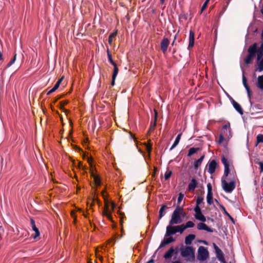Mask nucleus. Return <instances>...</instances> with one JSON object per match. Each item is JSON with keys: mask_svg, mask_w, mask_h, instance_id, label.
Returning a JSON list of instances; mask_svg holds the SVG:
<instances>
[{"mask_svg": "<svg viewBox=\"0 0 263 263\" xmlns=\"http://www.w3.org/2000/svg\"><path fill=\"white\" fill-rule=\"evenodd\" d=\"M174 252V249L173 248H171L164 254V258L165 259H169L171 258Z\"/></svg>", "mask_w": 263, "mask_h": 263, "instance_id": "nucleus-27", "label": "nucleus"}, {"mask_svg": "<svg viewBox=\"0 0 263 263\" xmlns=\"http://www.w3.org/2000/svg\"><path fill=\"white\" fill-rule=\"evenodd\" d=\"M176 233V229L175 228V226H173L172 225L168 226L166 227V233L165 234V237L170 236L172 235H174Z\"/></svg>", "mask_w": 263, "mask_h": 263, "instance_id": "nucleus-15", "label": "nucleus"}, {"mask_svg": "<svg viewBox=\"0 0 263 263\" xmlns=\"http://www.w3.org/2000/svg\"><path fill=\"white\" fill-rule=\"evenodd\" d=\"M90 173L91 177L93 178V181H101L100 176L96 173L95 171L93 170V168H92V166H91V170H90Z\"/></svg>", "mask_w": 263, "mask_h": 263, "instance_id": "nucleus-23", "label": "nucleus"}, {"mask_svg": "<svg viewBox=\"0 0 263 263\" xmlns=\"http://www.w3.org/2000/svg\"><path fill=\"white\" fill-rule=\"evenodd\" d=\"M112 66H114V71H113V74L112 76V81L111 82V85L112 86H114L115 84V80L117 77V76L118 75V71H119V69H118L116 64Z\"/></svg>", "mask_w": 263, "mask_h": 263, "instance_id": "nucleus-19", "label": "nucleus"}, {"mask_svg": "<svg viewBox=\"0 0 263 263\" xmlns=\"http://www.w3.org/2000/svg\"><path fill=\"white\" fill-rule=\"evenodd\" d=\"M199 149H200V148L198 147H197V148L192 147V148H190L189 150L188 154H187V156L191 157L193 154L196 153L198 151H199Z\"/></svg>", "mask_w": 263, "mask_h": 263, "instance_id": "nucleus-32", "label": "nucleus"}, {"mask_svg": "<svg viewBox=\"0 0 263 263\" xmlns=\"http://www.w3.org/2000/svg\"><path fill=\"white\" fill-rule=\"evenodd\" d=\"M63 78L64 77H62L61 79H60L57 81V82L56 83V84H55L54 87L51 89H50L49 91H48V92L47 93V95H49L51 94L52 92H54L57 89H58L61 83L63 81Z\"/></svg>", "mask_w": 263, "mask_h": 263, "instance_id": "nucleus-21", "label": "nucleus"}, {"mask_svg": "<svg viewBox=\"0 0 263 263\" xmlns=\"http://www.w3.org/2000/svg\"><path fill=\"white\" fill-rule=\"evenodd\" d=\"M197 229L200 230H205L209 232H213L214 231L213 229L209 228L203 222L199 223L197 224Z\"/></svg>", "mask_w": 263, "mask_h": 263, "instance_id": "nucleus-16", "label": "nucleus"}, {"mask_svg": "<svg viewBox=\"0 0 263 263\" xmlns=\"http://www.w3.org/2000/svg\"><path fill=\"white\" fill-rule=\"evenodd\" d=\"M154 112H155L154 120L153 122H152L151 123L150 127L148 129V132H149V133L153 132L154 130L155 126H156V121L157 120L158 113L156 109H154Z\"/></svg>", "mask_w": 263, "mask_h": 263, "instance_id": "nucleus-20", "label": "nucleus"}, {"mask_svg": "<svg viewBox=\"0 0 263 263\" xmlns=\"http://www.w3.org/2000/svg\"><path fill=\"white\" fill-rule=\"evenodd\" d=\"M220 208L222 209L223 213L228 216V217H230V215L228 213V212L226 211V208L224 207V206L222 204L220 205Z\"/></svg>", "mask_w": 263, "mask_h": 263, "instance_id": "nucleus-47", "label": "nucleus"}, {"mask_svg": "<svg viewBox=\"0 0 263 263\" xmlns=\"http://www.w3.org/2000/svg\"><path fill=\"white\" fill-rule=\"evenodd\" d=\"M230 218V219L232 220V221H233V218H232V217L230 215V217H229Z\"/></svg>", "mask_w": 263, "mask_h": 263, "instance_id": "nucleus-61", "label": "nucleus"}, {"mask_svg": "<svg viewBox=\"0 0 263 263\" xmlns=\"http://www.w3.org/2000/svg\"><path fill=\"white\" fill-rule=\"evenodd\" d=\"M221 162L224 165V175L221 178V181H226V177H228L227 179L229 181H236L238 180L236 172L235 171L231 172L229 161L224 156H222L221 157Z\"/></svg>", "mask_w": 263, "mask_h": 263, "instance_id": "nucleus-1", "label": "nucleus"}, {"mask_svg": "<svg viewBox=\"0 0 263 263\" xmlns=\"http://www.w3.org/2000/svg\"><path fill=\"white\" fill-rule=\"evenodd\" d=\"M235 182H222L223 190L227 193H231L235 187Z\"/></svg>", "mask_w": 263, "mask_h": 263, "instance_id": "nucleus-7", "label": "nucleus"}, {"mask_svg": "<svg viewBox=\"0 0 263 263\" xmlns=\"http://www.w3.org/2000/svg\"><path fill=\"white\" fill-rule=\"evenodd\" d=\"M194 211L196 213L195 214H197V213H201V209L200 208H199V205H196V207L194 209Z\"/></svg>", "mask_w": 263, "mask_h": 263, "instance_id": "nucleus-48", "label": "nucleus"}, {"mask_svg": "<svg viewBox=\"0 0 263 263\" xmlns=\"http://www.w3.org/2000/svg\"><path fill=\"white\" fill-rule=\"evenodd\" d=\"M243 85L244 86V87H245V88L246 89L247 91V93H248V96L250 99V100H251V91L250 90V88L249 86V85H248L247 83H243Z\"/></svg>", "mask_w": 263, "mask_h": 263, "instance_id": "nucleus-35", "label": "nucleus"}, {"mask_svg": "<svg viewBox=\"0 0 263 263\" xmlns=\"http://www.w3.org/2000/svg\"><path fill=\"white\" fill-rule=\"evenodd\" d=\"M170 44V41L167 38L164 37L160 43V47L163 53H165Z\"/></svg>", "mask_w": 263, "mask_h": 263, "instance_id": "nucleus-11", "label": "nucleus"}, {"mask_svg": "<svg viewBox=\"0 0 263 263\" xmlns=\"http://www.w3.org/2000/svg\"><path fill=\"white\" fill-rule=\"evenodd\" d=\"M261 37L263 39V30H262V32L261 33Z\"/></svg>", "mask_w": 263, "mask_h": 263, "instance_id": "nucleus-64", "label": "nucleus"}, {"mask_svg": "<svg viewBox=\"0 0 263 263\" xmlns=\"http://www.w3.org/2000/svg\"><path fill=\"white\" fill-rule=\"evenodd\" d=\"M95 182V184L96 185H100L101 184V182H99V181H98V182Z\"/></svg>", "mask_w": 263, "mask_h": 263, "instance_id": "nucleus-56", "label": "nucleus"}, {"mask_svg": "<svg viewBox=\"0 0 263 263\" xmlns=\"http://www.w3.org/2000/svg\"><path fill=\"white\" fill-rule=\"evenodd\" d=\"M194 32L193 30H190L189 34V43L188 46V49L190 50L194 45Z\"/></svg>", "mask_w": 263, "mask_h": 263, "instance_id": "nucleus-18", "label": "nucleus"}, {"mask_svg": "<svg viewBox=\"0 0 263 263\" xmlns=\"http://www.w3.org/2000/svg\"><path fill=\"white\" fill-rule=\"evenodd\" d=\"M172 174V172L170 170H167L164 174V178L165 180H168L171 177Z\"/></svg>", "mask_w": 263, "mask_h": 263, "instance_id": "nucleus-41", "label": "nucleus"}, {"mask_svg": "<svg viewBox=\"0 0 263 263\" xmlns=\"http://www.w3.org/2000/svg\"><path fill=\"white\" fill-rule=\"evenodd\" d=\"M152 147L151 145H149L147 146V151L148 152L150 153L152 151Z\"/></svg>", "mask_w": 263, "mask_h": 263, "instance_id": "nucleus-52", "label": "nucleus"}, {"mask_svg": "<svg viewBox=\"0 0 263 263\" xmlns=\"http://www.w3.org/2000/svg\"><path fill=\"white\" fill-rule=\"evenodd\" d=\"M182 213L183 208L180 207L179 205H177L172 214L171 219L169 222L170 224L174 225L180 223L182 221L181 217Z\"/></svg>", "mask_w": 263, "mask_h": 263, "instance_id": "nucleus-2", "label": "nucleus"}, {"mask_svg": "<svg viewBox=\"0 0 263 263\" xmlns=\"http://www.w3.org/2000/svg\"><path fill=\"white\" fill-rule=\"evenodd\" d=\"M257 143L263 142V135L259 134L256 137Z\"/></svg>", "mask_w": 263, "mask_h": 263, "instance_id": "nucleus-42", "label": "nucleus"}, {"mask_svg": "<svg viewBox=\"0 0 263 263\" xmlns=\"http://www.w3.org/2000/svg\"><path fill=\"white\" fill-rule=\"evenodd\" d=\"M115 207V205L114 203H111V210H110L109 208V204L108 202L105 203V208L103 212V216L106 217L109 220H112V217L111 216V211H113L114 210Z\"/></svg>", "mask_w": 263, "mask_h": 263, "instance_id": "nucleus-6", "label": "nucleus"}, {"mask_svg": "<svg viewBox=\"0 0 263 263\" xmlns=\"http://www.w3.org/2000/svg\"><path fill=\"white\" fill-rule=\"evenodd\" d=\"M78 167L80 168H82L83 169L84 168V166H83V164H82V163L81 162H79V163H78Z\"/></svg>", "mask_w": 263, "mask_h": 263, "instance_id": "nucleus-53", "label": "nucleus"}, {"mask_svg": "<svg viewBox=\"0 0 263 263\" xmlns=\"http://www.w3.org/2000/svg\"><path fill=\"white\" fill-rule=\"evenodd\" d=\"M214 248L215 249L217 256L220 254H223L221 250L216 246L215 243H213Z\"/></svg>", "mask_w": 263, "mask_h": 263, "instance_id": "nucleus-39", "label": "nucleus"}, {"mask_svg": "<svg viewBox=\"0 0 263 263\" xmlns=\"http://www.w3.org/2000/svg\"><path fill=\"white\" fill-rule=\"evenodd\" d=\"M18 235H20L19 239H23L27 238L29 235V233L28 231L25 230H21V231H18Z\"/></svg>", "mask_w": 263, "mask_h": 263, "instance_id": "nucleus-26", "label": "nucleus"}, {"mask_svg": "<svg viewBox=\"0 0 263 263\" xmlns=\"http://www.w3.org/2000/svg\"><path fill=\"white\" fill-rule=\"evenodd\" d=\"M230 218V219L232 220V221H233V218H232V217L230 215V217H229Z\"/></svg>", "mask_w": 263, "mask_h": 263, "instance_id": "nucleus-60", "label": "nucleus"}, {"mask_svg": "<svg viewBox=\"0 0 263 263\" xmlns=\"http://www.w3.org/2000/svg\"><path fill=\"white\" fill-rule=\"evenodd\" d=\"M166 205H163L159 210V218L161 219L164 215V211L166 208Z\"/></svg>", "mask_w": 263, "mask_h": 263, "instance_id": "nucleus-37", "label": "nucleus"}, {"mask_svg": "<svg viewBox=\"0 0 263 263\" xmlns=\"http://www.w3.org/2000/svg\"><path fill=\"white\" fill-rule=\"evenodd\" d=\"M195 217L197 219L202 222H205L206 221L205 217L202 214L201 212L195 214Z\"/></svg>", "mask_w": 263, "mask_h": 263, "instance_id": "nucleus-30", "label": "nucleus"}, {"mask_svg": "<svg viewBox=\"0 0 263 263\" xmlns=\"http://www.w3.org/2000/svg\"><path fill=\"white\" fill-rule=\"evenodd\" d=\"M107 57H108V60H109L110 63L112 65H115L116 63L112 60L111 54L110 53L108 49L107 50Z\"/></svg>", "mask_w": 263, "mask_h": 263, "instance_id": "nucleus-33", "label": "nucleus"}, {"mask_svg": "<svg viewBox=\"0 0 263 263\" xmlns=\"http://www.w3.org/2000/svg\"><path fill=\"white\" fill-rule=\"evenodd\" d=\"M252 45H255L256 54H257V60H260L263 56V43H261L259 48L257 47L256 43L253 44Z\"/></svg>", "mask_w": 263, "mask_h": 263, "instance_id": "nucleus-13", "label": "nucleus"}, {"mask_svg": "<svg viewBox=\"0 0 263 263\" xmlns=\"http://www.w3.org/2000/svg\"><path fill=\"white\" fill-rule=\"evenodd\" d=\"M217 257L220 261L223 263H226L223 254L219 255V256H217Z\"/></svg>", "mask_w": 263, "mask_h": 263, "instance_id": "nucleus-44", "label": "nucleus"}, {"mask_svg": "<svg viewBox=\"0 0 263 263\" xmlns=\"http://www.w3.org/2000/svg\"><path fill=\"white\" fill-rule=\"evenodd\" d=\"M196 236L194 234H189L185 238V243L186 245H190L192 243V241L195 239Z\"/></svg>", "mask_w": 263, "mask_h": 263, "instance_id": "nucleus-22", "label": "nucleus"}, {"mask_svg": "<svg viewBox=\"0 0 263 263\" xmlns=\"http://www.w3.org/2000/svg\"><path fill=\"white\" fill-rule=\"evenodd\" d=\"M183 197H184V194L181 193H179V196L178 198V200H177V202L178 204V205H179L180 202L182 201Z\"/></svg>", "mask_w": 263, "mask_h": 263, "instance_id": "nucleus-46", "label": "nucleus"}, {"mask_svg": "<svg viewBox=\"0 0 263 263\" xmlns=\"http://www.w3.org/2000/svg\"><path fill=\"white\" fill-rule=\"evenodd\" d=\"M161 4H163L164 2V0H160Z\"/></svg>", "mask_w": 263, "mask_h": 263, "instance_id": "nucleus-63", "label": "nucleus"}, {"mask_svg": "<svg viewBox=\"0 0 263 263\" xmlns=\"http://www.w3.org/2000/svg\"><path fill=\"white\" fill-rule=\"evenodd\" d=\"M16 54H15L14 55L13 58L8 63V64L7 65L8 67L11 66L15 62V61L16 60Z\"/></svg>", "mask_w": 263, "mask_h": 263, "instance_id": "nucleus-45", "label": "nucleus"}, {"mask_svg": "<svg viewBox=\"0 0 263 263\" xmlns=\"http://www.w3.org/2000/svg\"><path fill=\"white\" fill-rule=\"evenodd\" d=\"M208 187V194H207V202L209 204L211 205L213 203V193H212V187L210 183H209L207 185Z\"/></svg>", "mask_w": 263, "mask_h": 263, "instance_id": "nucleus-10", "label": "nucleus"}, {"mask_svg": "<svg viewBox=\"0 0 263 263\" xmlns=\"http://www.w3.org/2000/svg\"><path fill=\"white\" fill-rule=\"evenodd\" d=\"M209 1L210 0H206L205 2L204 3L201 9L200 13H201L204 11V10H205L206 8Z\"/></svg>", "mask_w": 263, "mask_h": 263, "instance_id": "nucleus-43", "label": "nucleus"}, {"mask_svg": "<svg viewBox=\"0 0 263 263\" xmlns=\"http://www.w3.org/2000/svg\"><path fill=\"white\" fill-rule=\"evenodd\" d=\"M175 39H176V37H175V39H174V41L173 42V43H172V46H173V45H174V44Z\"/></svg>", "mask_w": 263, "mask_h": 263, "instance_id": "nucleus-62", "label": "nucleus"}, {"mask_svg": "<svg viewBox=\"0 0 263 263\" xmlns=\"http://www.w3.org/2000/svg\"><path fill=\"white\" fill-rule=\"evenodd\" d=\"M195 226V224L193 222L191 221H188L186 224L184 225V227L185 228V229H187V228H193Z\"/></svg>", "mask_w": 263, "mask_h": 263, "instance_id": "nucleus-40", "label": "nucleus"}, {"mask_svg": "<svg viewBox=\"0 0 263 263\" xmlns=\"http://www.w3.org/2000/svg\"><path fill=\"white\" fill-rule=\"evenodd\" d=\"M255 45H251L248 49V55L244 59V62L246 65L252 63L253 59L256 56Z\"/></svg>", "mask_w": 263, "mask_h": 263, "instance_id": "nucleus-4", "label": "nucleus"}, {"mask_svg": "<svg viewBox=\"0 0 263 263\" xmlns=\"http://www.w3.org/2000/svg\"><path fill=\"white\" fill-rule=\"evenodd\" d=\"M217 165V162L215 160H212L209 162L207 170L211 175L215 172Z\"/></svg>", "mask_w": 263, "mask_h": 263, "instance_id": "nucleus-9", "label": "nucleus"}, {"mask_svg": "<svg viewBox=\"0 0 263 263\" xmlns=\"http://www.w3.org/2000/svg\"><path fill=\"white\" fill-rule=\"evenodd\" d=\"M175 228L176 229V233L179 232L180 234H182L183 231L185 230V228L184 227V224H182L179 226H175Z\"/></svg>", "mask_w": 263, "mask_h": 263, "instance_id": "nucleus-29", "label": "nucleus"}, {"mask_svg": "<svg viewBox=\"0 0 263 263\" xmlns=\"http://www.w3.org/2000/svg\"><path fill=\"white\" fill-rule=\"evenodd\" d=\"M4 60L3 55L2 51L0 50V61H3Z\"/></svg>", "mask_w": 263, "mask_h": 263, "instance_id": "nucleus-55", "label": "nucleus"}, {"mask_svg": "<svg viewBox=\"0 0 263 263\" xmlns=\"http://www.w3.org/2000/svg\"><path fill=\"white\" fill-rule=\"evenodd\" d=\"M204 158V155H203L199 159H198V160H196L194 162V168L195 170H198L199 167L201 165Z\"/></svg>", "mask_w": 263, "mask_h": 263, "instance_id": "nucleus-24", "label": "nucleus"}, {"mask_svg": "<svg viewBox=\"0 0 263 263\" xmlns=\"http://www.w3.org/2000/svg\"><path fill=\"white\" fill-rule=\"evenodd\" d=\"M259 166L260 171L261 172L263 171V161H260L257 163Z\"/></svg>", "mask_w": 263, "mask_h": 263, "instance_id": "nucleus-51", "label": "nucleus"}, {"mask_svg": "<svg viewBox=\"0 0 263 263\" xmlns=\"http://www.w3.org/2000/svg\"><path fill=\"white\" fill-rule=\"evenodd\" d=\"M230 99L232 102V103L233 105L234 108L241 115H242L243 114V111L240 105L238 104L237 102H236L231 97L229 96Z\"/></svg>", "mask_w": 263, "mask_h": 263, "instance_id": "nucleus-12", "label": "nucleus"}, {"mask_svg": "<svg viewBox=\"0 0 263 263\" xmlns=\"http://www.w3.org/2000/svg\"><path fill=\"white\" fill-rule=\"evenodd\" d=\"M257 64L258 66L257 70L259 71H261L263 70V57H262L260 60L257 59Z\"/></svg>", "mask_w": 263, "mask_h": 263, "instance_id": "nucleus-31", "label": "nucleus"}, {"mask_svg": "<svg viewBox=\"0 0 263 263\" xmlns=\"http://www.w3.org/2000/svg\"><path fill=\"white\" fill-rule=\"evenodd\" d=\"M198 259L199 260L204 261L209 257V252L204 247L200 246L198 250Z\"/></svg>", "mask_w": 263, "mask_h": 263, "instance_id": "nucleus-5", "label": "nucleus"}, {"mask_svg": "<svg viewBox=\"0 0 263 263\" xmlns=\"http://www.w3.org/2000/svg\"><path fill=\"white\" fill-rule=\"evenodd\" d=\"M117 34V31H116L115 32H114L111 34H110L108 37V43L110 45H111L113 39L116 37V35Z\"/></svg>", "mask_w": 263, "mask_h": 263, "instance_id": "nucleus-34", "label": "nucleus"}, {"mask_svg": "<svg viewBox=\"0 0 263 263\" xmlns=\"http://www.w3.org/2000/svg\"><path fill=\"white\" fill-rule=\"evenodd\" d=\"M30 225L32 230L35 232V235L34 236H33V238L34 239H36L37 237L40 236V233L39 232V229L35 226L34 220L32 218L30 219Z\"/></svg>", "mask_w": 263, "mask_h": 263, "instance_id": "nucleus-14", "label": "nucleus"}, {"mask_svg": "<svg viewBox=\"0 0 263 263\" xmlns=\"http://www.w3.org/2000/svg\"><path fill=\"white\" fill-rule=\"evenodd\" d=\"M197 182H191L189 185V190L190 191H193L197 186Z\"/></svg>", "mask_w": 263, "mask_h": 263, "instance_id": "nucleus-36", "label": "nucleus"}, {"mask_svg": "<svg viewBox=\"0 0 263 263\" xmlns=\"http://www.w3.org/2000/svg\"><path fill=\"white\" fill-rule=\"evenodd\" d=\"M68 103V102L67 101H63L60 103L61 105V109H63L65 112H68V110L67 109L64 108V105L67 104Z\"/></svg>", "mask_w": 263, "mask_h": 263, "instance_id": "nucleus-38", "label": "nucleus"}, {"mask_svg": "<svg viewBox=\"0 0 263 263\" xmlns=\"http://www.w3.org/2000/svg\"><path fill=\"white\" fill-rule=\"evenodd\" d=\"M220 134L226 137V138L228 139L232 137L231 129L229 123L223 125Z\"/></svg>", "mask_w": 263, "mask_h": 263, "instance_id": "nucleus-8", "label": "nucleus"}, {"mask_svg": "<svg viewBox=\"0 0 263 263\" xmlns=\"http://www.w3.org/2000/svg\"><path fill=\"white\" fill-rule=\"evenodd\" d=\"M174 241H175V239H174L171 236L169 237L168 238H166V237H165L164 239L161 241V242L159 246V248H163V247H165L166 245H167L171 242H173Z\"/></svg>", "mask_w": 263, "mask_h": 263, "instance_id": "nucleus-17", "label": "nucleus"}, {"mask_svg": "<svg viewBox=\"0 0 263 263\" xmlns=\"http://www.w3.org/2000/svg\"><path fill=\"white\" fill-rule=\"evenodd\" d=\"M256 86L261 90H263V75L258 76L256 83Z\"/></svg>", "mask_w": 263, "mask_h": 263, "instance_id": "nucleus-25", "label": "nucleus"}, {"mask_svg": "<svg viewBox=\"0 0 263 263\" xmlns=\"http://www.w3.org/2000/svg\"><path fill=\"white\" fill-rule=\"evenodd\" d=\"M226 137L220 134L219 135V139L218 140V143L219 144H220L222 143V142L223 141V140L224 139V138H226Z\"/></svg>", "mask_w": 263, "mask_h": 263, "instance_id": "nucleus-49", "label": "nucleus"}, {"mask_svg": "<svg viewBox=\"0 0 263 263\" xmlns=\"http://www.w3.org/2000/svg\"><path fill=\"white\" fill-rule=\"evenodd\" d=\"M203 200V198L201 197H198L196 200V204L199 205Z\"/></svg>", "mask_w": 263, "mask_h": 263, "instance_id": "nucleus-50", "label": "nucleus"}, {"mask_svg": "<svg viewBox=\"0 0 263 263\" xmlns=\"http://www.w3.org/2000/svg\"><path fill=\"white\" fill-rule=\"evenodd\" d=\"M181 135H182V134L180 133L177 135L173 144L172 145V147L170 149V151H172L173 149H174L178 144V143L180 141V140L181 139Z\"/></svg>", "mask_w": 263, "mask_h": 263, "instance_id": "nucleus-28", "label": "nucleus"}, {"mask_svg": "<svg viewBox=\"0 0 263 263\" xmlns=\"http://www.w3.org/2000/svg\"><path fill=\"white\" fill-rule=\"evenodd\" d=\"M91 159L89 158H88V162L90 164L91 162Z\"/></svg>", "mask_w": 263, "mask_h": 263, "instance_id": "nucleus-58", "label": "nucleus"}, {"mask_svg": "<svg viewBox=\"0 0 263 263\" xmlns=\"http://www.w3.org/2000/svg\"><path fill=\"white\" fill-rule=\"evenodd\" d=\"M203 243L204 245H207V244H208L207 242H206V241H205V240L203 241Z\"/></svg>", "mask_w": 263, "mask_h": 263, "instance_id": "nucleus-59", "label": "nucleus"}, {"mask_svg": "<svg viewBox=\"0 0 263 263\" xmlns=\"http://www.w3.org/2000/svg\"><path fill=\"white\" fill-rule=\"evenodd\" d=\"M181 255L187 261H194L195 259V250L193 247L186 246L181 249Z\"/></svg>", "mask_w": 263, "mask_h": 263, "instance_id": "nucleus-3", "label": "nucleus"}, {"mask_svg": "<svg viewBox=\"0 0 263 263\" xmlns=\"http://www.w3.org/2000/svg\"><path fill=\"white\" fill-rule=\"evenodd\" d=\"M242 83H247V79L244 75H243V76H242Z\"/></svg>", "mask_w": 263, "mask_h": 263, "instance_id": "nucleus-54", "label": "nucleus"}, {"mask_svg": "<svg viewBox=\"0 0 263 263\" xmlns=\"http://www.w3.org/2000/svg\"><path fill=\"white\" fill-rule=\"evenodd\" d=\"M146 263H154V260L151 259V260H149L148 261H147Z\"/></svg>", "mask_w": 263, "mask_h": 263, "instance_id": "nucleus-57", "label": "nucleus"}]
</instances>
